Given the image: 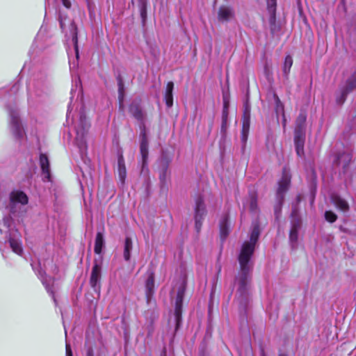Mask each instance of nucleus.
I'll return each mask as SVG.
<instances>
[{
	"instance_id": "nucleus-1",
	"label": "nucleus",
	"mask_w": 356,
	"mask_h": 356,
	"mask_svg": "<svg viewBox=\"0 0 356 356\" xmlns=\"http://www.w3.org/2000/svg\"><path fill=\"white\" fill-rule=\"evenodd\" d=\"M259 234V225L257 221H255L252 223L250 241L244 242L238 256L240 270L236 277L235 282L237 286L236 298L243 307L246 306L249 300L250 272L252 270L250 258L254 251Z\"/></svg>"
},
{
	"instance_id": "nucleus-2",
	"label": "nucleus",
	"mask_w": 356,
	"mask_h": 356,
	"mask_svg": "<svg viewBox=\"0 0 356 356\" xmlns=\"http://www.w3.org/2000/svg\"><path fill=\"white\" fill-rule=\"evenodd\" d=\"M291 183V177L285 170L281 179L278 182V188L275 195V202L274 204V213L277 219L281 213L282 204L284 200V195L288 191Z\"/></svg>"
},
{
	"instance_id": "nucleus-3",
	"label": "nucleus",
	"mask_w": 356,
	"mask_h": 356,
	"mask_svg": "<svg viewBox=\"0 0 356 356\" xmlns=\"http://www.w3.org/2000/svg\"><path fill=\"white\" fill-rule=\"evenodd\" d=\"M194 211L195 227L197 232H199L202 227V221L207 213L204 197L201 194L195 197Z\"/></svg>"
},
{
	"instance_id": "nucleus-4",
	"label": "nucleus",
	"mask_w": 356,
	"mask_h": 356,
	"mask_svg": "<svg viewBox=\"0 0 356 356\" xmlns=\"http://www.w3.org/2000/svg\"><path fill=\"white\" fill-rule=\"evenodd\" d=\"M90 125L85 119L81 118L80 122L76 127V143L81 153H85L87 149L86 135Z\"/></svg>"
},
{
	"instance_id": "nucleus-5",
	"label": "nucleus",
	"mask_w": 356,
	"mask_h": 356,
	"mask_svg": "<svg viewBox=\"0 0 356 356\" xmlns=\"http://www.w3.org/2000/svg\"><path fill=\"white\" fill-rule=\"evenodd\" d=\"M10 127L14 136L21 140L24 136V131L22 126L21 120L17 110L9 108Z\"/></svg>"
},
{
	"instance_id": "nucleus-6",
	"label": "nucleus",
	"mask_w": 356,
	"mask_h": 356,
	"mask_svg": "<svg viewBox=\"0 0 356 356\" xmlns=\"http://www.w3.org/2000/svg\"><path fill=\"white\" fill-rule=\"evenodd\" d=\"M291 227L289 232V241L293 248L296 247L298 238V231L300 230L302 225L301 219L297 216V209H293L291 211Z\"/></svg>"
},
{
	"instance_id": "nucleus-7",
	"label": "nucleus",
	"mask_w": 356,
	"mask_h": 356,
	"mask_svg": "<svg viewBox=\"0 0 356 356\" xmlns=\"http://www.w3.org/2000/svg\"><path fill=\"white\" fill-rule=\"evenodd\" d=\"M185 284L182 282L179 286L177 297L175 300V321L176 324L175 329L177 330L180 325L181 321V314H182V302L183 298L185 293Z\"/></svg>"
},
{
	"instance_id": "nucleus-8",
	"label": "nucleus",
	"mask_w": 356,
	"mask_h": 356,
	"mask_svg": "<svg viewBox=\"0 0 356 356\" xmlns=\"http://www.w3.org/2000/svg\"><path fill=\"white\" fill-rule=\"evenodd\" d=\"M140 152L142 156V166H141V174H144L146 176L149 175V169L147 168V159H148V140L145 131L140 134Z\"/></svg>"
},
{
	"instance_id": "nucleus-9",
	"label": "nucleus",
	"mask_w": 356,
	"mask_h": 356,
	"mask_svg": "<svg viewBox=\"0 0 356 356\" xmlns=\"http://www.w3.org/2000/svg\"><path fill=\"white\" fill-rule=\"evenodd\" d=\"M10 211L14 214L17 211V204H26L28 203V197L22 191H13L10 193Z\"/></svg>"
},
{
	"instance_id": "nucleus-10",
	"label": "nucleus",
	"mask_w": 356,
	"mask_h": 356,
	"mask_svg": "<svg viewBox=\"0 0 356 356\" xmlns=\"http://www.w3.org/2000/svg\"><path fill=\"white\" fill-rule=\"evenodd\" d=\"M101 279V266L97 264V261L95 262V264L92 267L91 275L90 278V284L92 288L96 292H99L100 285L99 282Z\"/></svg>"
},
{
	"instance_id": "nucleus-11",
	"label": "nucleus",
	"mask_w": 356,
	"mask_h": 356,
	"mask_svg": "<svg viewBox=\"0 0 356 356\" xmlns=\"http://www.w3.org/2000/svg\"><path fill=\"white\" fill-rule=\"evenodd\" d=\"M170 160L165 156H163L159 162V180L162 186L166 184L167 177L170 174L168 166Z\"/></svg>"
},
{
	"instance_id": "nucleus-12",
	"label": "nucleus",
	"mask_w": 356,
	"mask_h": 356,
	"mask_svg": "<svg viewBox=\"0 0 356 356\" xmlns=\"http://www.w3.org/2000/svg\"><path fill=\"white\" fill-rule=\"evenodd\" d=\"M305 140V134H295L294 133V143L296 146V151L297 155L300 157L304 156V145Z\"/></svg>"
},
{
	"instance_id": "nucleus-13",
	"label": "nucleus",
	"mask_w": 356,
	"mask_h": 356,
	"mask_svg": "<svg viewBox=\"0 0 356 356\" xmlns=\"http://www.w3.org/2000/svg\"><path fill=\"white\" fill-rule=\"evenodd\" d=\"M307 114L301 111L296 120L295 134H305Z\"/></svg>"
},
{
	"instance_id": "nucleus-14",
	"label": "nucleus",
	"mask_w": 356,
	"mask_h": 356,
	"mask_svg": "<svg viewBox=\"0 0 356 356\" xmlns=\"http://www.w3.org/2000/svg\"><path fill=\"white\" fill-rule=\"evenodd\" d=\"M40 165L44 175V179L46 181H50V167L49 161L48 157L44 154H40Z\"/></svg>"
},
{
	"instance_id": "nucleus-15",
	"label": "nucleus",
	"mask_w": 356,
	"mask_h": 356,
	"mask_svg": "<svg viewBox=\"0 0 356 356\" xmlns=\"http://www.w3.org/2000/svg\"><path fill=\"white\" fill-rule=\"evenodd\" d=\"M331 200L334 205L339 210L346 212L349 210V205L347 201L337 194L331 195Z\"/></svg>"
},
{
	"instance_id": "nucleus-16",
	"label": "nucleus",
	"mask_w": 356,
	"mask_h": 356,
	"mask_svg": "<svg viewBox=\"0 0 356 356\" xmlns=\"http://www.w3.org/2000/svg\"><path fill=\"white\" fill-rule=\"evenodd\" d=\"M118 171L120 181L122 184H124L125 182L126 177H127V170L124 160L122 154H119L118 159Z\"/></svg>"
},
{
	"instance_id": "nucleus-17",
	"label": "nucleus",
	"mask_w": 356,
	"mask_h": 356,
	"mask_svg": "<svg viewBox=\"0 0 356 356\" xmlns=\"http://www.w3.org/2000/svg\"><path fill=\"white\" fill-rule=\"evenodd\" d=\"M173 89H174V83L172 81H169L166 85L165 94H164V99H165V104L168 108H170L173 105V95H172Z\"/></svg>"
},
{
	"instance_id": "nucleus-18",
	"label": "nucleus",
	"mask_w": 356,
	"mask_h": 356,
	"mask_svg": "<svg viewBox=\"0 0 356 356\" xmlns=\"http://www.w3.org/2000/svg\"><path fill=\"white\" fill-rule=\"evenodd\" d=\"M234 16L232 9L227 6H221L219 8L218 17V19L222 22L228 21Z\"/></svg>"
},
{
	"instance_id": "nucleus-19",
	"label": "nucleus",
	"mask_w": 356,
	"mask_h": 356,
	"mask_svg": "<svg viewBox=\"0 0 356 356\" xmlns=\"http://www.w3.org/2000/svg\"><path fill=\"white\" fill-rule=\"evenodd\" d=\"M352 159L351 154L349 153L343 152L339 154L335 161L337 165H341L343 170H346Z\"/></svg>"
},
{
	"instance_id": "nucleus-20",
	"label": "nucleus",
	"mask_w": 356,
	"mask_h": 356,
	"mask_svg": "<svg viewBox=\"0 0 356 356\" xmlns=\"http://www.w3.org/2000/svg\"><path fill=\"white\" fill-rule=\"evenodd\" d=\"M154 273L153 271H149L148 272V277L145 283V288H146V296L147 298L152 294L154 291Z\"/></svg>"
},
{
	"instance_id": "nucleus-21",
	"label": "nucleus",
	"mask_w": 356,
	"mask_h": 356,
	"mask_svg": "<svg viewBox=\"0 0 356 356\" xmlns=\"http://www.w3.org/2000/svg\"><path fill=\"white\" fill-rule=\"evenodd\" d=\"M133 248V242L129 236H127L124 240L123 257L125 261H129L131 258V251Z\"/></svg>"
},
{
	"instance_id": "nucleus-22",
	"label": "nucleus",
	"mask_w": 356,
	"mask_h": 356,
	"mask_svg": "<svg viewBox=\"0 0 356 356\" xmlns=\"http://www.w3.org/2000/svg\"><path fill=\"white\" fill-rule=\"evenodd\" d=\"M249 209L252 213H257L259 212V207L257 204V195L254 192L249 193Z\"/></svg>"
},
{
	"instance_id": "nucleus-23",
	"label": "nucleus",
	"mask_w": 356,
	"mask_h": 356,
	"mask_svg": "<svg viewBox=\"0 0 356 356\" xmlns=\"http://www.w3.org/2000/svg\"><path fill=\"white\" fill-rule=\"evenodd\" d=\"M220 233L222 240L225 239L229 234L228 218L224 216L220 222Z\"/></svg>"
},
{
	"instance_id": "nucleus-24",
	"label": "nucleus",
	"mask_w": 356,
	"mask_h": 356,
	"mask_svg": "<svg viewBox=\"0 0 356 356\" xmlns=\"http://www.w3.org/2000/svg\"><path fill=\"white\" fill-rule=\"evenodd\" d=\"M129 111L131 114L138 120H142L144 118V115L140 107L136 103H132L130 105Z\"/></svg>"
},
{
	"instance_id": "nucleus-25",
	"label": "nucleus",
	"mask_w": 356,
	"mask_h": 356,
	"mask_svg": "<svg viewBox=\"0 0 356 356\" xmlns=\"http://www.w3.org/2000/svg\"><path fill=\"white\" fill-rule=\"evenodd\" d=\"M104 245V239L102 232H97L95 238L94 251L96 254H100Z\"/></svg>"
},
{
	"instance_id": "nucleus-26",
	"label": "nucleus",
	"mask_w": 356,
	"mask_h": 356,
	"mask_svg": "<svg viewBox=\"0 0 356 356\" xmlns=\"http://www.w3.org/2000/svg\"><path fill=\"white\" fill-rule=\"evenodd\" d=\"M271 95H272V98L275 103V111L277 115L282 114V115H284V104L282 103L279 97L277 96V95L275 92H272Z\"/></svg>"
},
{
	"instance_id": "nucleus-27",
	"label": "nucleus",
	"mask_w": 356,
	"mask_h": 356,
	"mask_svg": "<svg viewBox=\"0 0 356 356\" xmlns=\"http://www.w3.org/2000/svg\"><path fill=\"white\" fill-rule=\"evenodd\" d=\"M349 93L356 90V74H352L346 81L343 87Z\"/></svg>"
},
{
	"instance_id": "nucleus-28",
	"label": "nucleus",
	"mask_w": 356,
	"mask_h": 356,
	"mask_svg": "<svg viewBox=\"0 0 356 356\" xmlns=\"http://www.w3.org/2000/svg\"><path fill=\"white\" fill-rule=\"evenodd\" d=\"M250 117H243L242 139L245 141L250 130Z\"/></svg>"
},
{
	"instance_id": "nucleus-29",
	"label": "nucleus",
	"mask_w": 356,
	"mask_h": 356,
	"mask_svg": "<svg viewBox=\"0 0 356 356\" xmlns=\"http://www.w3.org/2000/svg\"><path fill=\"white\" fill-rule=\"evenodd\" d=\"M8 241L10 243V246L14 252L18 254H20L22 252V248L18 241L10 237Z\"/></svg>"
},
{
	"instance_id": "nucleus-30",
	"label": "nucleus",
	"mask_w": 356,
	"mask_h": 356,
	"mask_svg": "<svg viewBox=\"0 0 356 356\" xmlns=\"http://www.w3.org/2000/svg\"><path fill=\"white\" fill-rule=\"evenodd\" d=\"M293 65V59L290 55H287L285 58L284 65H283V72L284 76H287L290 69Z\"/></svg>"
},
{
	"instance_id": "nucleus-31",
	"label": "nucleus",
	"mask_w": 356,
	"mask_h": 356,
	"mask_svg": "<svg viewBox=\"0 0 356 356\" xmlns=\"http://www.w3.org/2000/svg\"><path fill=\"white\" fill-rule=\"evenodd\" d=\"M118 99H119L120 107H122L124 95V88L123 81L120 78L118 80Z\"/></svg>"
},
{
	"instance_id": "nucleus-32",
	"label": "nucleus",
	"mask_w": 356,
	"mask_h": 356,
	"mask_svg": "<svg viewBox=\"0 0 356 356\" xmlns=\"http://www.w3.org/2000/svg\"><path fill=\"white\" fill-rule=\"evenodd\" d=\"M349 94L343 88H342L340 90L339 95L336 97V102L337 104L341 105L343 104L347 97V95Z\"/></svg>"
},
{
	"instance_id": "nucleus-33",
	"label": "nucleus",
	"mask_w": 356,
	"mask_h": 356,
	"mask_svg": "<svg viewBox=\"0 0 356 356\" xmlns=\"http://www.w3.org/2000/svg\"><path fill=\"white\" fill-rule=\"evenodd\" d=\"M229 105V102L228 96L223 95V108H222V115H225V116L228 115Z\"/></svg>"
},
{
	"instance_id": "nucleus-34",
	"label": "nucleus",
	"mask_w": 356,
	"mask_h": 356,
	"mask_svg": "<svg viewBox=\"0 0 356 356\" xmlns=\"http://www.w3.org/2000/svg\"><path fill=\"white\" fill-rule=\"evenodd\" d=\"M276 6V0H268V6L270 11L273 13L275 12V8ZM275 21V15L273 13L270 17V22L273 23Z\"/></svg>"
},
{
	"instance_id": "nucleus-35",
	"label": "nucleus",
	"mask_w": 356,
	"mask_h": 356,
	"mask_svg": "<svg viewBox=\"0 0 356 356\" xmlns=\"http://www.w3.org/2000/svg\"><path fill=\"white\" fill-rule=\"evenodd\" d=\"M325 218L330 222H334L337 219V215L331 211H327L325 213Z\"/></svg>"
},
{
	"instance_id": "nucleus-36",
	"label": "nucleus",
	"mask_w": 356,
	"mask_h": 356,
	"mask_svg": "<svg viewBox=\"0 0 356 356\" xmlns=\"http://www.w3.org/2000/svg\"><path fill=\"white\" fill-rule=\"evenodd\" d=\"M227 119L228 115H222V124L220 131L222 135H225L227 129Z\"/></svg>"
},
{
	"instance_id": "nucleus-37",
	"label": "nucleus",
	"mask_w": 356,
	"mask_h": 356,
	"mask_svg": "<svg viewBox=\"0 0 356 356\" xmlns=\"http://www.w3.org/2000/svg\"><path fill=\"white\" fill-rule=\"evenodd\" d=\"M243 117H250V105L247 100L243 105Z\"/></svg>"
},
{
	"instance_id": "nucleus-38",
	"label": "nucleus",
	"mask_w": 356,
	"mask_h": 356,
	"mask_svg": "<svg viewBox=\"0 0 356 356\" xmlns=\"http://www.w3.org/2000/svg\"><path fill=\"white\" fill-rule=\"evenodd\" d=\"M70 31L72 35V43H74V44H76L78 42V40H77L76 36L75 35V28L72 22H70Z\"/></svg>"
},
{
	"instance_id": "nucleus-39",
	"label": "nucleus",
	"mask_w": 356,
	"mask_h": 356,
	"mask_svg": "<svg viewBox=\"0 0 356 356\" xmlns=\"http://www.w3.org/2000/svg\"><path fill=\"white\" fill-rule=\"evenodd\" d=\"M296 204H293L292 211L293 210L294 208H296L297 209V216H298V204L301 201V195H297V197L296 198Z\"/></svg>"
},
{
	"instance_id": "nucleus-40",
	"label": "nucleus",
	"mask_w": 356,
	"mask_h": 356,
	"mask_svg": "<svg viewBox=\"0 0 356 356\" xmlns=\"http://www.w3.org/2000/svg\"><path fill=\"white\" fill-rule=\"evenodd\" d=\"M66 356H72V351L68 343H66Z\"/></svg>"
},
{
	"instance_id": "nucleus-41",
	"label": "nucleus",
	"mask_w": 356,
	"mask_h": 356,
	"mask_svg": "<svg viewBox=\"0 0 356 356\" xmlns=\"http://www.w3.org/2000/svg\"><path fill=\"white\" fill-rule=\"evenodd\" d=\"M64 6L69 8L71 6L70 1L69 0H61Z\"/></svg>"
},
{
	"instance_id": "nucleus-42",
	"label": "nucleus",
	"mask_w": 356,
	"mask_h": 356,
	"mask_svg": "<svg viewBox=\"0 0 356 356\" xmlns=\"http://www.w3.org/2000/svg\"><path fill=\"white\" fill-rule=\"evenodd\" d=\"M87 356H94L93 350L92 348H88V350L87 351Z\"/></svg>"
},
{
	"instance_id": "nucleus-43",
	"label": "nucleus",
	"mask_w": 356,
	"mask_h": 356,
	"mask_svg": "<svg viewBox=\"0 0 356 356\" xmlns=\"http://www.w3.org/2000/svg\"><path fill=\"white\" fill-rule=\"evenodd\" d=\"M74 51L76 53V57L77 59H79V55L78 45L74 46Z\"/></svg>"
},
{
	"instance_id": "nucleus-44",
	"label": "nucleus",
	"mask_w": 356,
	"mask_h": 356,
	"mask_svg": "<svg viewBox=\"0 0 356 356\" xmlns=\"http://www.w3.org/2000/svg\"><path fill=\"white\" fill-rule=\"evenodd\" d=\"M60 28L62 29L63 31H64L65 30V23L63 19L60 20Z\"/></svg>"
},
{
	"instance_id": "nucleus-45",
	"label": "nucleus",
	"mask_w": 356,
	"mask_h": 356,
	"mask_svg": "<svg viewBox=\"0 0 356 356\" xmlns=\"http://www.w3.org/2000/svg\"><path fill=\"white\" fill-rule=\"evenodd\" d=\"M46 289H47V290L49 293H51L52 294L53 298H54V294H53V291H52L49 288V286H46ZM54 301H56L55 298H54Z\"/></svg>"
},
{
	"instance_id": "nucleus-46",
	"label": "nucleus",
	"mask_w": 356,
	"mask_h": 356,
	"mask_svg": "<svg viewBox=\"0 0 356 356\" xmlns=\"http://www.w3.org/2000/svg\"><path fill=\"white\" fill-rule=\"evenodd\" d=\"M283 116V126L285 127L286 126V118H285V115H282Z\"/></svg>"
},
{
	"instance_id": "nucleus-47",
	"label": "nucleus",
	"mask_w": 356,
	"mask_h": 356,
	"mask_svg": "<svg viewBox=\"0 0 356 356\" xmlns=\"http://www.w3.org/2000/svg\"><path fill=\"white\" fill-rule=\"evenodd\" d=\"M279 356H287V355L285 354H280Z\"/></svg>"
},
{
	"instance_id": "nucleus-48",
	"label": "nucleus",
	"mask_w": 356,
	"mask_h": 356,
	"mask_svg": "<svg viewBox=\"0 0 356 356\" xmlns=\"http://www.w3.org/2000/svg\"><path fill=\"white\" fill-rule=\"evenodd\" d=\"M145 1H146V0H143V6H145Z\"/></svg>"
},
{
	"instance_id": "nucleus-49",
	"label": "nucleus",
	"mask_w": 356,
	"mask_h": 356,
	"mask_svg": "<svg viewBox=\"0 0 356 356\" xmlns=\"http://www.w3.org/2000/svg\"><path fill=\"white\" fill-rule=\"evenodd\" d=\"M243 212H244V211H241V216H243Z\"/></svg>"
}]
</instances>
